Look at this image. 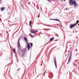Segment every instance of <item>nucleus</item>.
Instances as JSON below:
<instances>
[{"instance_id":"b1692460","label":"nucleus","mask_w":79,"mask_h":79,"mask_svg":"<svg viewBox=\"0 0 79 79\" xmlns=\"http://www.w3.org/2000/svg\"><path fill=\"white\" fill-rule=\"evenodd\" d=\"M78 25H79V24H78Z\"/></svg>"},{"instance_id":"9b49d317","label":"nucleus","mask_w":79,"mask_h":79,"mask_svg":"<svg viewBox=\"0 0 79 79\" xmlns=\"http://www.w3.org/2000/svg\"><path fill=\"white\" fill-rule=\"evenodd\" d=\"M54 38H55L54 37H52L50 39V41H52V40H53V39H54Z\"/></svg>"},{"instance_id":"a211bd4d","label":"nucleus","mask_w":79,"mask_h":79,"mask_svg":"<svg viewBox=\"0 0 79 79\" xmlns=\"http://www.w3.org/2000/svg\"><path fill=\"white\" fill-rule=\"evenodd\" d=\"M68 8H66V9H64V10H68Z\"/></svg>"},{"instance_id":"7ed1b4c3","label":"nucleus","mask_w":79,"mask_h":79,"mask_svg":"<svg viewBox=\"0 0 79 79\" xmlns=\"http://www.w3.org/2000/svg\"><path fill=\"white\" fill-rule=\"evenodd\" d=\"M71 57H72V52H71L70 54V55L69 58V59L68 60V62L67 63V64H68V63H69L70 61H71Z\"/></svg>"},{"instance_id":"aec40b11","label":"nucleus","mask_w":79,"mask_h":79,"mask_svg":"<svg viewBox=\"0 0 79 79\" xmlns=\"http://www.w3.org/2000/svg\"><path fill=\"white\" fill-rule=\"evenodd\" d=\"M0 3H2V2H0Z\"/></svg>"},{"instance_id":"f3484780","label":"nucleus","mask_w":79,"mask_h":79,"mask_svg":"<svg viewBox=\"0 0 79 79\" xmlns=\"http://www.w3.org/2000/svg\"><path fill=\"white\" fill-rule=\"evenodd\" d=\"M77 23V24H78V23H79V20H77V23Z\"/></svg>"},{"instance_id":"2eb2a0df","label":"nucleus","mask_w":79,"mask_h":79,"mask_svg":"<svg viewBox=\"0 0 79 79\" xmlns=\"http://www.w3.org/2000/svg\"><path fill=\"white\" fill-rule=\"evenodd\" d=\"M30 44H31V46L32 47V45H33V44H32V43H29Z\"/></svg>"},{"instance_id":"39448f33","label":"nucleus","mask_w":79,"mask_h":79,"mask_svg":"<svg viewBox=\"0 0 79 79\" xmlns=\"http://www.w3.org/2000/svg\"><path fill=\"white\" fill-rule=\"evenodd\" d=\"M19 47H20V44L19 43V39L18 42V48H19Z\"/></svg>"},{"instance_id":"6ab92c4d","label":"nucleus","mask_w":79,"mask_h":79,"mask_svg":"<svg viewBox=\"0 0 79 79\" xmlns=\"http://www.w3.org/2000/svg\"><path fill=\"white\" fill-rule=\"evenodd\" d=\"M19 69H20V68L19 69H18V71H19Z\"/></svg>"},{"instance_id":"f8f14e48","label":"nucleus","mask_w":79,"mask_h":79,"mask_svg":"<svg viewBox=\"0 0 79 79\" xmlns=\"http://www.w3.org/2000/svg\"><path fill=\"white\" fill-rule=\"evenodd\" d=\"M4 8H5L2 7L1 8V11H3L4 10Z\"/></svg>"},{"instance_id":"423d86ee","label":"nucleus","mask_w":79,"mask_h":79,"mask_svg":"<svg viewBox=\"0 0 79 79\" xmlns=\"http://www.w3.org/2000/svg\"><path fill=\"white\" fill-rule=\"evenodd\" d=\"M24 40L26 42H27V38L25 36L24 37Z\"/></svg>"},{"instance_id":"ddd939ff","label":"nucleus","mask_w":79,"mask_h":79,"mask_svg":"<svg viewBox=\"0 0 79 79\" xmlns=\"http://www.w3.org/2000/svg\"><path fill=\"white\" fill-rule=\"evenodd\" d=\"M13 51L14 52V53H15L16 54V52H15V51H16V50L15 49H13Z\"/></svg>"},{"instance_id":"f257e3e1","label":"nucleus","mask_w":79,"mask_h":79,"mask_svg":"<svg viewBox=\"0 0 79 79\" xmlns=\"http://www.w3.org/2000/svg\"><path fill=\"white\" fill-rule=\"evenodd\" d=\"M69 2L70 6H73V5H74V6L75 7V6L77 5V4L75 0L73 1V0H69Z\"/></svg>"},{"instance_id":"5701e85b","label":"nucleus","mask_w":79,"mask_h":79,"mask_svg":"<svg viewBox=\"0 0 79 79\" xmlns=\"http://www.w3.org/2000/svg\"><path fill=\"white\" fill-rule=\"evenodd\" d=\"M0 34H1V33H0Z\"/></svg>"},{"instance_id":"0eeeda50","label":"nucleus","mask_w":79,"mask_h":79,"mask_svg":"<svg viewBox=\"0 0 79 79\" xmlns=\"http://www.w3.org/2000/svg\"><path fill=\"white\" fill-rule=\"evenodd\" d=\"M27 48H28V50H30V44L29 43L27 44Z\"/></svg>"},{"instance_id":"dca6fc26","label":"nucleus","mask_w":79,"mask_h":79,"mask_svg":"<svg viewBox=\"0 0 79 79\" xmlns=\"http://www.w3.org/2000/svg\"><path fill=\"white\" fill-rule=\"evenodd\" d=\"M29 23L30 26H31V23H32L31 22H29Z\"/></svg>"},{"instance_id":"f03ea898","label":"nucleus","mask_w":79,"mask_h":79,"mask_svg":"<svg viewBox=\"0 0 79 79\" xmlns=\"http://www.w3.org/2000/svg\"><path fill=\"white\" fill-rule=\"evenodd\" d=\"M76 25H77V23H75L74 24H71L70 27V28H73V27H75Z\"/></svg>"},{"instance_id":"412c9836","label":"nucleus","mask_w":79,"mask_h":79,"mask_svg":"<svg viewBox=\"0 0 79 79\" xmlns=\"http://www.w3.org/2000/svg\"><path fill=\"white\" fill-rule=\"evenodd\" d=\"M0 1H2V0H0Z\"/></svg>"},{"instance_id":"9d476101","label":"nucleus","mask_w":79,"mask_h":79,"mask_svg":"<svg viewBox=\"0 0 79 79\" xmlns=\"http://www.w3.org/2000/svg\"><path fill=\"white\" fill-rule=\"evenodd\" d=\"M22 52L23 53H25L26 52V49H23V50Z\"/></svg>"},{"instance_id":"6e6552de","label":"nucleus","mask_w":79,"mask_h":79,"mask_svg":"<svg viewBox=\"0 0 79 79\" xmlns=\"http://www.w3.org/2000/svg\"><path fill=\"white\" fill-rule=\"evenodd\" d=\"M54 63L56 66V68H57V65H56V61H55V59H54Z\"/></svg>"},{"instance_id":"1a4fd4ad","label":"nucleus","mask_w":79,"mask_h":79,"mask_svg":"<svg viewBox=\"0 0 79 79\" xmlns=\"http://www.w3.org/2000/svg\"><path fill=\"white\" fill-rule=\"evenodd\" d=\"M52 19V20H54L55 21H59L60 23V20L57 19Z\"/></svg>"},{"instance_id":"20e7f679","label":"nucleus","mask_w":79,"mask_h":79,"mask_svg":"<svg viewBox=\"0 0 79 79\" xmlns=\"http://www.w3.org/2000/svg\"><path fill=\"white\" fill-rule=\"evenodd\" d=\"M31 33H32L33 34H35V33H36V32H37L38 31H33L31 30Z\"/></svg>"},{"instance_id":"4468645a","label":"nucleus","mask_w":79,"mask_h":79,"mask_svg":"<svg viewBox=\"0 0 79 79\" xmlns=\"http://www.w3.org/2000/svg\"><path fill=\"white\" fill-rule=\"evenodd\" d=\"M29 35L30 37H34V36L32 35L31 33L29 34Z\"/></svg>"},{"instance_id":"4be33fe9","label":"nucleus","mask_w":79,"mask_h":79,"mask_svg":"<svg viewBox=\"0 0 79 79\" xmlns=\"http://www.w3.org/2000/svg\"><path fill=\"white\" fill-rule=\"evenodd\" d=\"M65 0H64V1H65Z\"/></svg>"}]
</instances>
